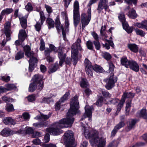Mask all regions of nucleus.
I'll use <instances>...</instances> for the list:
<instances>
[{"instance_id":"nucleus-1","label":"nucleus","mask_w":147,"mask_h":147,"mask_svg":"<svg viewBox=\"0 0 147 147\" xmlns=\"http://www.w3.org/2000/svg\"><path fill=\"white\" fill-rule=\"evenodd\" d=\"M79 96L75 95L70 99V108L66 115V118H63L58 122H56V124L57 126L60 128H63L62 125L66 124L69 126H72L74 120V116L80 112L79 102Z\"/></svg>"},{"instance_id":"nucleus-2","label":"nucleus","mask_w":147,"mask_h":147,"mask_svg":"<svg viewBox=\"0 0 147 147\" xmlns=\"http://www.w3.org/2000/svg\"><path fill=\"white\" fill-rule=\"evenodd\" d=\"M32 82L30 83L28 88V92H33L37 89L39 92L43 88L44 86V81L43 77L39 74H35L32 79Z\"/></svg>"},{"instance_id":"nucleus-3","label":"nucleus","mask_w":147,"mask_h":147,"mask_svg":"<svg viewBox=\"0 0 147 147\" xmlns=\"http://www.w3.org/2000/svg\"><path fill=\"white\" fill-rule=\"evenodd\" d=\"M84 133L86 137L90 139V143L92 145L97 144L102 147H104L105 145L106 140L102 138L99 139L97 131H89L85 128H84Z\"/></svg>"},{"instance_id":"nucleus-4","label":"nucleus","mask_w":147,"mask_h":147,"mask_svg":"<svg viewBox=\"0 0 147 147\" xmlns=\"http://www.w3.org/2000/svg\"><path fill=\"white\" fill-rule=\"evenodd\" d=\"M98 0H90L88 4V6L89 7L87 13L88 16L85 13L81 14L80 16V20L82 24V29L83 30L85 27L89 24L91 18V5L96 2Z\"/></svg>"},{"instance_id":"nucleus-5","label":"nucleus","mask_w":147,"mask_h":147,"mask_svg":"<svg viewBox=\"0 0 147 147\" xmlns=\"http://www.w3.org/2000/svg\"><path fill=\"white\" fill-rule=\"evenodd\" d=\"M49 117L50 116L49 115H45L40 113V115H38L36 117H37L38 120L41 119L42 120L40 122L34 123L33 124V125L34 127L37 128L45 127L48 125V121H46L49 119Z\"/></svg>"},{"instance_id":"nucleus-6","label":"nucleus","mask_w":147,"mask_h":147,"mask_svg":"<svg viewBox=\"0 0 147 147\" xmlns=\"http://www.w3.org/2000/svg\"><path fill=\"white\" fill-rule=\"evenodd\" d=\"M64 140L66 144V147H74V137L72 131H69L65 133L63 135Z\"/></svg>"},{"instance_id":"nucleus-7","label":"nucleus","mask_w":147,"mask_h":147,"mask_svg":"<svg viewBox=\"0 0 147 147\" xmlns=\"http://www.w3.org/2000/svg\"><path fill=\"white\" fill-rule=\"evenodd\" d=\"M117 78L114 76V75L112 74L110 75L108 78L105 79L106 84L105 88L107 90H110L113 88L115 86V83L117 82Z\"/></svg>"},{"instance_id":"nucleus-8","label":"nucleus","mask_w":147,"mask_h":147,"mask_svg":"<svg viewBox=\"0 0 147 147\" xmlns=\"http://www.w3.org/2000/svg\"><path fill=\"white\" fill-rule=\"evenodd\" d=\"M108 3V0H100L97 9L98 13H100L103 9L106 11L110 12L111 11L109 8Z\"/></svg>"},{"instance_id":"nucleus-9","label":"nucleus","mask_w":147,"mask_h":147,"mask_svg":"<svg viewBox=\"0 0 147 147\" xmlns=\"http://www.w3.org/2000/svg\"><path fill=\"white\" fill-rule=\"evenodd\" d=\"M85 66L86 74L89 77H92L93 72L91 71L93 67L92 63L87 59H85Z\"/></svg>"},{"instance_id":"nucleus-10","label":"nucleus","mask_w":147,"mask_h":147,"mask_svg":"<svg viewBox=\"0 0 147 147\" xmlns=\"http://www.w3.org/2000/svg\"><path fill=\"white\" fill-rule=\"evenodd\" d=\"M56 122L55 123V124L56 125V127H52L47 128L46 129L47 131L49 133H52L54 135H60L61 133V128H60L57 126L56 124Z\"/></svg>"},{"instance_id":"nucleus-11","label":"nucleus","mask_w":147,"mask_h":147,"mask_svg":"<svg viewBox=\"0 0 147 147\" xmlns=\"http://www.w3.org/2000/svg\"><path fill=\"white\" fill-rule=\"evenodd\" d=\"M129 68L131 70L136 72H138L140 69L139 65L138 63L136 61L131 60L129 62Z\"/></svg>"},{"instance_id":"nucleus-12","label":"nucleus","mask_w":147,"mask_h":147,"mask_svg":"<svg viewBox=\"0 0 147 147\" xmlns=\"http://www.w3.org/2000/svg\"><path fill=\"white\" fill-rule=\"evenodd\" d=\"M14 131L8 127L4 128L0 132V135L4 137L10 136L13 135Z\"/></svg>"},{"instance_id":"nucleus-13","label":"nucleus","mask_w":147,"mask_h":147,"mask_svg":"<svg viewBox=\"0 0 147 147\" xmlns=\"http://www.w3.org/2000/svg\"><path fill=\"white\" fill-rule=\"evenodd\" d=\"M135 94L131 92H128L127 91L124 92L121 96V98L125 101L126 98H129V100H132L134 97Z\"/></svg>"},{"instance_id":"nucleus-14","label":"nucleus","mask_w":147,"mask_h":147,"mask_svg":"<svg viewBox=\"0 0 147 147\" xmlns=\"http://www.w3.org/2000/svg\"><path fill=\"white\" fill-rule=\"evenodd\" d=\"M138 121L136 119H131V121L129 122L127 125V127L126 128V131L127 132L129 131L134 128Z\"/></svg>"},{"instance_id":"nucleus-15","label":"nucleus","mask_w":147,"mask_h":147,"mask_svg":"<svg viewBox=\"0 0 147 147\" xmlns=\"http://www.w3.org/2000/svg\"><path fill=\"white\" fill-rule=\"evenodd\" d=\"M27 36L26 32L24 30L21 29L20 30L18 34V39L22 43L25 40Z\"/></svg>"},{"instance_id":"nucleus-16","label":"nucleus","mask_w":147,"mask_h":147,"mask_svg":"<svg viewBox=\"0 0 147 147\" xmlns=\"http://www.w3.org/2000/svg\"><path fill=\"white\" fill-rule=\"evenodd\" d=\"M58 53V57L60 60L59 62V65L62 67L63 63L65 61V59L66 57V54L65 53L63 54V52H59Z\"/></svg>"},{"instance_id":"nucleus-17","label":"nucleus","mask_w":147,"mask_h":147,"mask_svg":"<svg viewBox=\"0 0 147 147\" xmlns=\"http://www.w3.org/2000/svg\"><path fill=\"white\" fill-rule=\"evenodd\" d=\"M3 121L7 125H14L16 124L15 120L10 117L4 118L3 119Z\"/></svg>"},{"instance_id":"nucleus-18","label":"nucleus","mask_w":147,"mask_h":147,"mask_svg":"<svg viewBox=\"0 0 147 147\" xmlns=\"http://www.w3.org/2000/svg\"><path fill=\"white\" fill-rule=\"evenodd\" d=\"M80 20V13H73V23L74 26L76 28L78 25Z\"/></svg>"},{"instance_id":"nucleus-19","label":"nucleus","mask_w":147,"mask_h":147,"mask_svg":"<svg viewBox=\"0 0 147 147\" xmlns=\"http://www.w3.org/2000/svg\"><path fill=\"white\" fill-rule=\"evenodd\" d=\"M91 71L93 72L94 71L96 73L100 74L103 72L104 70L102 67L95 64L93 65Z\"/></svg>"},{"instance_id":"nucleus-20","label":"nucleus","mask_w":147,"mask_h":147,"mask_svg":"<svg viewBox=\"0 0 147 147\" xmlns=\"http://www.w3.org/2000/svg\"><path fill=\"white\" fill-rule=\"evenodd\" d=\"M131 60H128L126 56L122 57L120 59L121 64L125 67L128 68L129 67V62L131 61Z\"/></svg>"},{"instance_id":"nucleus-21","label":"nucleus","mask_w":147,"mask_h":147,"mask_svg":"<svg viewBox=\"0 0 147 147\" xmlns=\"http://www.w3.org/2000/svg\"><path fill=\"white\" fill-rule=\"evenodd\" d=\"M20 23L22 27L24 29L26 28L27 26V18L22 16L19 17Z\"/></svg>"},{"instance_id":"nucleus-22","label":"nucleus","mask_w":147,"mask_h":147,"mask_svg":"<svg viewBox=\"0 0 147 147\" xmlns=\"http://www.w3.org/2000/svg\"><path fill=\"white\" fill-rule=\"evenodd\" d=\"M124 2L128 5L126 8V9L129 10L131 9L130 6L132 5L133 4L135 6H136L138 2V0H124Z\"/></svg>"},{"instance_id":"nucleus-23","label":"nucleus","mask_w":147,"mask_h":147,"mask_svg":"<svg viewBox=\"0 0 147 147\" xmlns=\"http://www.w3.org/2000/svg\"><path fill=\"white\" fill-rule=\"evenodd\" d=\"M128 49L132 52L137 53L138 51L139 48L138 46L134 43H129L127 45Z\"/></svg>"},{"instance_id":"nucleus-24","label":"nucleus","mask_w":147,"mask_h":147,"mask_svg":"<svg viewBox=\"0 0 147 147\" xmlns=\"http://www.w3.org/2000/svg\"><path fill=\"white\" fill-rule=\"evenodd\" d=\"M23 49L25 55L27 57H30L31 56L30 55L32 54V53L34 52L33 51H31V47L29 45H26L24 46Z\"/></svg>"},{"instance_id":"nucleus-25","label":"nucleus","mask_w":147,"mask_h":147,"mask_svg":"<svg viewBox=\"0 0 147 147\" xmlns=\"http://www.w3.org/2000/svg\"><path fill=\"white\" fill-rule=\"evenodd\" d=\"M106 101V99H105L102 96H99L96 102V105L98 107H101L103 105V101Z\"/></svg>"},{"instance_id":"nucleus-26","label":"nucleus","mask_w":147,"mask_h":147,"mask_svg":"<svg viewBox=\"0 0 147 147\" xmlns=\"http://www.w3.org/2000/svg\"><path fill=\"white\" fill-rule=\"evenodd\" d=\"M128 15L129 18L132 19H136L138 16V15L136 13V10L133 8H132L131 10L129 11Z\"/></svg>"},{"instance_id":"nucleus-27","label":"nucleus","mask_w":147,"mask_h":147,"mask_svg":"<svg viewBox=\"0 0 147 147\" xmlns=\"http://www.w3.org/2000/svg\"><path fill=\"white\" fill-rule=\"evenodd\" d=\"M71 57L72 58H78V51L77 49H75L73 45L71 47Z\"/></svg>"},{"instance_id":"nucleus-28","label":"nucleus","mask_w":147,"mask_h":147,"mask_svg":"<svg viewBox=\"0 0 147 147\" xmlns=\"http://www.w3.org/2000/svg\"><path fill=\"white\" fill-rule=\"evenodd\" d=\"M46 22L48 24V26L49 29L54 27V22L52 18H47L46 20Z\"/></svg>"},{"instance_id":"nucleus-29","label":"nucleus","mask_w":147,"mask_h":147,"mask_svg":"<svg viewBox=\"0 0 147 147\" xmlns=\"http://www.w3.org/2000/svg\"><path fill=\"white\" fill-rule=\"evenodd\" d=\"M140 117L145 119H147V111L146 109L143 108L140 111Z\"/></svg>"},{"instance_id":"nucleus-30","label":"nucleus","mask_w":147,"mask_h":147,"mask_svg":"<svg viewBox=\"0 0 147 147\" xmlns=\"http://www.w3.org/2000/svg\"><path fill=\"white\" fill-rule=\"evenodd\" d=\"M102 94L105 99H107L110 98L112 96L111 94H110L107 90H102L101 91Z\"/></svg>"},{"instance_id":"nucleus-31","label":"nucleus","mask_w":147,"mask_h":147,"mask_svg":"<svg viewBox=\"0 0 147 147\" xmlns=\"http://www.w3.org/2000/svg\"><path fill=\"white\" fill-rule=\"evenodd\" d=\"M73 13H80L78 2L76 1L74 5Z\"/></svg>"},{"instance_id":"nucleus-32","label":"nucleus","mask_w":147,"mask_h":147,"mask_svg":"<svg viewBox=\"0 0 147 147\" xmlns=\"http://www.w3.org/2000/svg\"><path fill=\"white\" fill-rule=\"evenodd\" d=\"M24 52L21 51H19L16 53L15 56V59L16 60H18L24 58Z\"/></svg>"},{"instance_id":"nucleus-33","label":"nucleus","mask_w":147,"mask_h":147,"mask_svg":"<svg viewBox=\"0 0 147 147\" xmlns=\"http://www.w3.org/2000/svg\"><path fill=\"white\" fill-rule=\"evenodd\" d=\"M70 95V91L69 90L60 98V101L63 103L65 101L67 100L68 99V97Z\"/></svg>"},{"instance_id":"nucleus-34","label":"nucleus","mask_w":147,"mask_h":147,"mask_svg":"<svg viewBox=\"0 0 147 147\" xmlns=\"http://www.w3.org/2000/svg\"><path fill=\"white\" fill-rule=\"evenodd\" d=\"M122 127L116 125L111 132V137L115 136L118 131Z\"/></svg>"},{"instance_id":"nucleus-35","label":"nucleus","mask_w":147,"mask_h":147,"mask_svg":"<svg viewBox=\"0 0 147 147\" xmlns=\"http://www.w3.org/2000/svg\"><path fill=\"white\" fill-rule=\"evenodd\" d=\"M120 121L117 125L122 128L125 125V115L121 116L120 117Z\"/></svg>"},{"instance_id":"nucleus-36","label":"nucleus","mask_w":147,"mask_h":147,"mask_svg":"<svg viewBox=\"0 0 147 147\" xmlns=\"http://www.w3.org/2000/svg\"><path fill=\"white\" fill-rule=\"evenodd\" d=\"M5 110L8 112H12L15 111L13 105L10 103L6 105Z\"/></svg>"},{"instance_id":"nucleus-37","label":"nucleus","mask_w":147,"mask_h":147,"mask_svg":"<svg viewBox=\"0 0 147 147\" xmlns=\"http://www.w3.org/2000/svg\"><path fill=\"white\" fill-rule=\"evenodd\" d=\"M35 53L34 52L31 54L30 57H27L28 58H30V60L29 62H31L32 63H37L38 62V60L37 58L34 57V56Z\"/></svg>"},{"instance_id":"nucleus-38","label":"nucleus","mask_w":147,"mask_h":147,"mask_svg":"<svg viewBox=\"0 0 147 147\" xmlns=\"http://www.w3.org/2000/svg\"><path fill=\"white\" fill-rule=\"evenodd\" d=\"M102 57L106 60L109 61L112 57V55L109 53L105 52L102 53Z\"/></svg>"},{"instance_id":"nucleus-39","label":"nucleus","mask_w":147,"mask_h":147,"mask_svg":"<svg viewBox=\"0 0 147 147\" xmlns=\"http://www.w3.org/2000/svg\"><path fill=\"white\" fill-rule=\"evenodd\" d=\"M59 67L58 64H55L52 67L50 68L48 71V72L49 74H51L55 72L59 68Z\"/></svg>"},{"instance_id":"nucleus-40","label":"nucleus","mask_w":147,"mask_h":147,"mask_svg":"<svg viewBox=\"0 0 147 147\" xmlns=\"http://www.w3.org/2000/svg\"><path fill=\"white\" fill-rule=\"evenodd\" d=\"M91 40H88L86 43V46L87 49L90 50H94V46Z\"/></svg>"},{"instance_id":"nucleus-41","label":"nucleus","mask_w":147,"mask_h":147,"mask_svg":"<svg viewBox=\"0 0 147 147\" xmlns=\"http://www.w3.org/2000/svg\"><path fill=\"white\" fill-rule=\"evenodd\" d=\"M28 100L29 102H33L36 99L35 94H32L28 95L27 97Z\"/></svg>"},{"instance_id":"nucleus-42","label":"nucleus","mask_w":147,"mask_h":147,"mask_svg":"<svg viewBox=\"0 0 147 147\" xmlns=\"http://www.w3.org/2000/svg\"><path fill=\"white\" fill-rule=\"evenodd\" d=\"M134 30L137 35H139L142 37L144 36L146 34L145 32L142 30L139 29L137 28L134 29Z\"/></svg>"},{"instance_id":"nucleus-43","label":"nucleus","mask_w":147,"mask_h":147,"mask_svg":"<svg viewBox=\"0 0 147 147\" xmlns=\"http://www.w3.org/2000/svg\"><path fill=\"white\" fill-rule=\"evenodd\" d=\"M109 63V72H111L110 75H111L112 74H113L114 75V67H115V65L113 63L112 61H110Z\"/></svg>"},{"instance_id":"nucleus-44","label":"nucleus","mask_w":147,"mask_h":147,"mask_svg":"<svg viewBox=\"0 0 147 147\" xmlns=\"http://www.w3.org/2000/svg\"><path fill=\"white\" fill-rule=\"evenodd\" d=\"M49 49L51 52L53 51L55 53L59 52V49L55 47L54 45L52 44H49Z\"/></svg>"},{"instance_id":"nucleus-45","label":"nucleus","mask_w":147,"mask_h":147,"mask_svg":"<svg viewBox=\"0 0 147 147\" xmlns=\"http://www.w3.org/2000/svg\"><path fill=\"white\" fill-rule=\"evenodd\" d=\"M40 22L41 25L43 24V23L44 21H45L46 18L44 14V13L42 11H40Z\"/></svg>"},{"instance_id":"nucleus-46","label":"nucleus","mask_w":147,"mask_h":147,"mask_svg":"<svg viewBox=\"0 0 147 147\" xmlns=\"http://www.w3.org/2000/svg\"><path fill=\"white\" fill-rule=\"evenodd\" d=\"M118 19L121 22H125L126 18L125 16L123 13L118 14Z\"/></svg>"},{"instance_id":"nucleus-47","label":"nucleus","mask_w":147,"mask_h":147,"mask_svg":"<svg viewBox=\"0 0 147 147\" xmlns=\"http://www.w3.org/2000/svg\"><path fill=\"white\" fill-rule=\"evenodd\" d=\"M95 48L96 50H100L101 48V45L99 40H94L93 41Z\"/></svg>"},{"instance_id":"nucleus-48","label":"nucleus","mask_w":147,"mask_h":147,"mask_svg":"<svg viewBox=\"0 0 147 147\" xmlns=\"http://www.w3.org/2000/svg\"><path fill=\"white\" fill-rule=\"evenodd\" d=\"M85 113L87 117L89 119L92 117V112L90 107L87 109H85Z\"/></svg>"},{"instance_id":"nucleus-49","label":"nucleus","mask_w":147,"mask_h":147,"mask_svg":"<svg viewBox=\"0 0 147 147\" xmlns=\"http://www.w3.org/2000/svg\"><path fill=\"white\" fill-rule=\"evenodd\" d=\"M6 87L7 91L12 90L16 88V86L13 84H8L6 85Z\"/></svg>"},{"instance_id":"nucleus-50","label":"nucleus","mask_w":147,"mask_h":147,"mask_svg":"<svg viewBox=\"0 0 147 147\" xmlns=\"http://www.w3.org/2000/svg\"><path fill=\"white\" fill-rule=\"evenodd\" d=\"M25 9L28 11H30L33 9V8L32 7L31 3L28 2L26 6Z\"/></svg>"},{"instance_id":"nucleus-51","label":"nucleus","mask_w":147,"mask_h":147,"mask_svg":"<svg viewBox=\"0 0 147 147\" xmlns=\"http://www.w3.org/2000/svg\"><path fill=\"white\" fill-rule=\"evenodd\" d=\"M45 49V43L42 39H41L40 40V46L39 49L40 50L42 51H43Z\"/></svg>"},{"instance_id":"nucleus-52","label":"nucleus","mask_w":147,"mask_h":147,"mask_svg":"<svg viewBox=\"0 0 147 147\" xmlns=\"http://www.w3.org/2000/svg\"><path fill=\"white\" fill-rule=\"evenodd\" d=\"M29 63V66L28 67V71L30 72H32L35 68L34 63H32L31 62Z\"/></svg>"},{"instance_id":"nucleus-53","label":"nucleus","mask_w":147,"mask_h":147,"mask_svg":"<svg viewBox=\"0 0 147 147\" xmlns=\"http://www.w3.org/2000/svg\"><path fill=\"white\" fill-rule=\"evenodd\" d=\"M92 92L91 90L89 88H86L84 90V92L83 93V94H85V96L88 97L90 94H92Z\"/></svg>"},{"instance_id":"nucleus-54","label":"nucleus","mask_w":147,"mask_h":147,"mask_svg":"<svg viewBox=\"0 0 147 147\" xmlns=\"http://www.w3.org/2000/svg\"><path fill=\"white\" fill-rule=\"evenodd\" d=\"M61 29L63 39L64 40H65L66 39V31L64 30V27L62 25H61Z\"/></svg>"},{"instance_id":"nucleus-55","label":"nucleus","mask_w":147,"mask_h":147,"mask_svg":"<svg viewBox=\"0 0 147 147\" xmlns=\"http://www.w3.org/2000/svg\"><path fill=\"white\" fill-rule=\"evenodd\" d=\"M41 25L40 23L37 22H36V24L34 26L36 30L38 32H39L41 29Z\"/></svg>"},{"instance_id":"nucleus-56","label":"nucleus","mask_w":147,"mask_h":147,"mask_svg":"<svg viewBox=\"0 0 147 147\" xmlns=\"http://www.w3.org/2000/svg\"><path fill=\"white\" fill-rule=\"evenodd\" d=\"M119 99L117 98H111V100H109V102L110 104L115 105L118 102Z\"/></svg>"},{"instance_id":"nucleus-57","label":"nucleus","mask_w":147,"mask_h":147,"mask_svg":"<svg viewBox=\"0 0 147 147\" xmlns=\"http://www.w3.org/2000/svg\"><path fill=\"white\" fill-rule=\"evenodd\" d=\"M80 85V86L82 88L87 87L86 82L85 79L83 78L82 79Z\"/></svg>"},{"instance_id":"nucleus-58","label":"nucleus","mask_w":147,"mask_h":147,"mask_svg":"<svg viewBox=\"0 0 147 147\" xmlns=\"http://www.w3.org/2000/svg\"><path fill=\"white\" fill-rule=\"evenodd\" d=\"M34 129L31 127H28L25 130V133L26 134H32L34 132Z\"/></svg>"},{"instance_id":"nucleus-59","label":"nucleus","mask_w":147,"mask_h":147,"mask_svg":"<svg viewBox=\"0 0 147 147\" xmlns=\"http://www.w3.org/2000/svg\"><path fill=\"white\" fill-rule=\"evenodd\" d=\"M125 102V101L121 98V99L120 100V102L117 106V108L122 109Z\"/></svg>"},{"instance_id":"nucleus-60","label":"nucleus","mask_w":147,"mask_h":147,"mask_svg":"<svg viewBox=\"0 0 147 147\" xmlns=\"http://www.w3.org/2000/svg\"><path fill=\"white\" fill-rule=\"evenodd\" d=\"M145 144V142H138L136 143L133 145V147H140L144 146Z\"/></svg>"},{"instance_id":"nucleus-61","label":"nucleus","mask_w":147,"mask_h":147,"mask_svg":"<svg viewBox=\"0 0 147 147\" xmlns=\"http://www.w3.org/2000/svg\"><path fill=\"white\" fill-rule=\"evenodd\" d=\"M11 31V30L10 29H8L7 28L4 29V33L6 38H9L10 37Z\"/></svg>"},{"instance_id":"nucleus-62","label":"nucleus","mask_w":147,"mask_h":147,"mask_svg":"<svg viewBox=\"0 0 147 147\" xmlns=\"http://www.w3.org/2000/svg\"><path fill=\"white\" fill-rule=\"evenodd\" d=\"M106 26L105 25L102 26L100 30V34L102 36H105L106 34V32H104V31L106 30Z\"/></svg>"},{"instance_id":"nucleus-63","label":"nucleus","mask_w":147,"mask_h":147,"mask_svg":"<svg viewBox=\"0 0 147 147\" xmlns=\"http://www.w3.org/2000/svg\"><path fill=\"white\" fill-rule=\"evenodd\" d=\"M71 59L70 57H67L65 59V61L64 62H65V63L66 65H68L69 67H70L71 64Z\"/></svg>"},{"instance_id":"nucleus-64","label":"nucleus","mask_w":147,"mask_h":147,"mask_svg":"<svg viewBox=\"0 0 147 147\" xmlns=\"http://www.w3.org/2000/svg\"><path fill=\"white\" fill-rule=\"evenodd\" d=\"M43 147H57L55 144L52 143H50L49 144L44 143L42 144Z\"/></svg>"}]
</instances>
